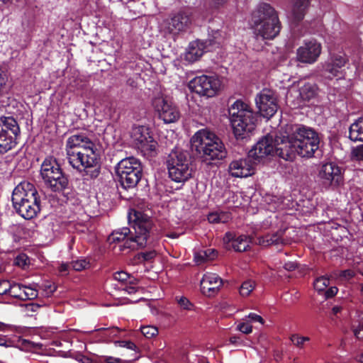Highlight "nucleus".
<instances>
[{"instance_id":"obj_61","label":"nucleus","mask_w":363,"mask_h":363,"mask_svg":"<svg viewBox=\"0 0 363 363\" xmlns=\"http://www.w3.org/2000/svg\"><path fill=\"white\" fill-rule=\"evenodd\" d=\"M109 331H110V334H111L113 336H116L118 333L119 330L118 328H113L110 329Z\"/></svg>"},{"instance_id":"obj_39","label":"nucleus","mask_w":363,"mask_h":363,"mask_svg":"<svg viewBox=\"0 0 363 363\" xmlns=\"http://www.w3.org/2000/svg\"><path fill=\"white\" fill-rule=\"evenodd\" d=\"M242 322L240 323L237 325V330L244 334H250L252 332V326L251 323L247 320L243 318Z\"/></svg>"},{"instance_id":"obj_50","label":"nucleus","mask_w":363,"mask_h":363,"mask_svg":"<svg viewBox=\"0 0 363 363\" xmlns=\"http://www.w3.org/2000/svg\"><path fill=\"white\" fill-rule=\"evenodd\" d=\"M338 289L336 286H332L327 289L325 292V296L327 298H332L337 294Z\"/></svg>"},{"instance_id":"obj_42","label":"nucleus","mask_w":363,"mask_h":363,"mask_svg":"<svg viewBox=\"0 0 363 363\" xmlns=\"http://www.w3.org/2000/svg\"><path fill=\"white\" fill-rule=\"evenodd\" d=\"M15 264L22 268H25L30 264V259L26 254H20L15 259Z\"/></svg>"},{"instance_id":"obj_15","label":"nucleus","mask_w":363,"mask_h":363,"mask_svg":"<svg viewBox=\"0 0 363 363\" xmlns=\"http://www.w3.org/2000/svg\"><path fill=\"white\" fill-rule=\"evenodd\" d=\"M221 81L217 76L201 75L189 82V89L200 96H214L220 90Z\"/></svg>"},{"instance_id":"obj_26","label":"nucleus","mask_w":363,"mask_h":363,"mask_svg":"<svg viewBox=\"0 0 363 363\" xmlns=\"http://www.w3.org/2000/svg\"><path fill=\"white\" fill-rule=\"evenodd\" d=\"M310 0H295L291 9V16L294 21H301L303 18Z\"/></svg>"},{"instance_id":"obj_30","label":"nucleus","mask_w":363,"mask_h":363,"mask_svg":"<svg viewBox=\"0 0 363 363\" xmlns=\"http://www.w3.org/2000/svg\"><path fill=\"white\" fill-rule=\"evenodd\" d=\"M231 219L230 213L227 212H213L208 214V220L211 223H225Z\"/></svg>"},{"instance_id":"obj_52","label":"nucleus","mask_w":363,"mask_h":363,"mask_svg":"<svg viewBox=\"0 0 363 363\" xmlns=\"http://www.w3.org/2000/svg\"><path fill=\"white\" fill-rule=\"evenodd\" d=\"M69 265L66 263H62L59 267V272L62 275H66L68 273Z\"/></svg>"},{"instance_id":"obj_57","label":"nucleus","mask_w":363,"mask_h":363,"mask_svg":"<svg viewBox=\"0 0 363 363\" xmlns=\"http://www.w3.org/2000/svg\"><path fill=\"white\" fill-rule=\"evenodd\" d=\"M0 346L8 347V341L5 336L0 335Z\"/></svg>"},{"instance_id":"obj_41","label":"nucleus","mask_w":363,"mask_h":363,"mask_svg":"<svg viewBox=\"0 0 363 363\" xmlns=\"http://www.w3.org/2000/svg\"><path fill=\"white\" fill-rule=\"evenodd\" d=\"M228 194V201L226 202L228 208H233L239 207L241 203L238 201V195L234 193H229Z\"/></svg>"},{"instance_id":"obj_27","label":"nucleus","mask_w":363,"mask_h":363,"mask_svg":"<svg viewBox=\"0 0 363 363\" xmlns=\"http://www.w3.org/2000/svg\"><path fill=\"white\" fill-rule=\"evenodd\" d=\"M3 288L4 292H9L11 296L18 299H23V289L25 285L16 282H3Z\"/></svg>"},{"instance_id":"obj_63","label":"nucleus","mask_w":363,"mask_h":363,"mask_svg":"<svg viewBox=\"0 0 363 363\" xmlns=\"http://www.w3.org/2000/svg\"><path fill=\"white\" fill-rule=\"evenodd\" d=\"M357 361L363 363V354H361L359 356H357Z\"/></svg>"},{"instance_id":"obj_58","label":"nucleus","mask_w":363,"mask_h":363,"mask_svg":"<svg viewBox=\"0 0 363 363\" xmlns=\"http://www.w3.org/2000/svg\"><path fill=\"white\" fill-rule=\"evenodd\" d=\"M78 361L81 363H92V360L86 357L82 356L78 359Z\"/></svg>"},{"instance_id":"obj_29","label":"nucleus","mask_w":363,"mask_h":363,"mask_svg":"<svg viewBox=\"0 0 363 363\" xmlns=\"http://www.w3.org/2000/svg\"><path fill=\"white\" fill-rule=\"evenodd\" d=\"M317 94V86L315 84L306 83L299 91V96L303 100H310Z\"/></svg>"},{"instance_id":"obj_34","label":"nucleus","mask_w":363,"mask_h":363,"mask_svg":"<svg viewBox=\"0 0 363 363\" xmlns=\"http://www.w3.org/2000/svg\"><path fill=\"white\" fill-rule=\"evenodd\" d=\"M330 284V280L325 277H320L314 281V289L319 293L323 291Z\"/></svg>"},{"instance_id":"obj_12","label":"nucleus","mask_w":363,"mask_h":363,"mask_svg":"<svg viewBox=\"0 0 363 363\" xmlns=\"http://www.w3.org/2000/svg\"><path fill=\"white\" fill-rule=\"evenodd\" d=\"M318 184L326 190L336 189L343 183V175L341 168L335 162L323 164L317 175Z\"/></svg>"},{"instance_id":"obj_33","label":"nucleus","mask_w":363,"mask_h":363,"mask_svg":"<svg viewBox=\"0 0 363 363\" xmlns=\"http://www.w3.org/2000/svg\"><path fill=\"white\" fill-rule=\"evenodd\" d=\"M113 279L121 283L128 281L130 284H135L136 279L131 278L130 275L123 271L117 272L113 274Z\"/></svg>"},{"instance_id":"obj_24","label":"nucleus","mask_w":363,"mask_h":363,"mask_svg":"<svg viewBox=\"0 0 363 363\" xmlns=\"http://www.w3.org/2000/svg\"><path fill=\"white\" fill-rule=\"evenodd\" d=\"M206 46L201 40H194L189 43L185 53L184 59L188 62L197 61L204 53Z\"/></svg>"},{"instance_id":"obj_59","label":"nucleus","mask_w":363,"mask_h":363,"mask_svg":"<svg viewBox=\"0 0 363 363\" xmlns=\"http://www.w3.org/2000/svg\"><path fill=\"white\" fill-rule=\"evenodd\" d=\"M230 342L233 345H239L240 340L238 337L233 336L230 338Z\"/></svg>"},{"instance_id":"obj_5","label":"nucleus","mask_w":363,"mask_h":363,"mask_svg":"<svg viewBox=\"0 0 363 363\" xmlns=\"http://www.w3.org/2000/svg\"><path fill=\"white\" fill-rule=\"evenodd\" d=\"M191 145L204 161L220 160L227 156L221 139L208 129L198 130L191 138Z\"/></svg>"},{"instance_id":"obj_51","label":"nucleus","mask_w":363,"mask_h":363,"mask_svg":"<svg viewBox=\"0 0 363 363\" xmlns=\"http://www.w3.org/2000/svg\"><path fill=\"white\" fill-rule=\"evenodd\" d=\"M117 343H118V345L121 347H127L131 350L135 347V344L130 341H119L117 342Z\"/></svg>"},{"instance_id":"obj_23","label":"nucleus","mask_w":363,"mask_h":363,"mask_svg":"<svg viewBox=\"0 0 363 363\" xmlns=\"http://www.w3.org/2000/svg\"><path fill=\"white\" fill-rule=\"evenodd\" d=\"M223 242L225 244L231 243V247L235 251L245 252L250 248L252 238L246 235L236 237L233 233L228 232L223 238Z\"/></svg>"},{"instance_id":"obj_31","label":"nucleus","mask_w":363,"mask_h":363,"mask_svg":"<svg viewBox=\"0 0 363 363\" xmlns=\"http://www.w3.org/2000/svg\"><path fill=\"white\" fill-rule=\"evenodd\" d=\"M216 257V252L213 249L201 250L194 255V261L200 264L207 260L213 259Z\"/></svg>"},{"instance_id":"obj_62","label":"nucleus","mask_w":363,"mask_h":363,"mask_svg":"<svg viewBox=\"0 0 363 363\" xmlns=\"http://www.w3.org/2000/svg\"><path fill=\"white\" fill-rule=\"evenodd\" d=\"M9 327V325L3 323V322H0V331H5L6 328Z\"/></svg>"},{"instance_id":"obj_37","label":"nucleus","mask_w":363,"mask_h":363,"mask_svg":"<svg viewBox=\"0 0 363 363\" xmlns=\"http://www.w3.org/2000/svg\"><path fill=\"white\" fill-rule=\"evenodd\" d=\"M38 295V290L30 286H25L23 289V300H27V299H34Z\"/></svg>"},{"instance_id":"obj_20","label":"nucleus","mask_w":363,"mask_h":363,"mask_svg":"<svg viewBox=\"0 0 363 363\" xmlns=\"http://www.w3.org/2000/svg\"><path fill=\"white\" fill-rule=\"evenodd\" d=\"M347 62L345 55L342 53L331 55L330 57L323 65V72L325 77L333 79L340 78L342 75V68Z\"/></svg>"},{"instance_id":"obj_53","label":"nucleus","mask_w":363,"mask_h":363,"mask_svg":"<svg viewBox=\"0 0 363 363\" xmlns=\"http://www.w3.org/2000/svg\"><path fill=\"white\" fill-rule=\"evenodd\" d=\"M122 290L126 291L128 294H132L137 291V287L135 285L125 286Z\"/></svg>"},{"instance_id":"obj_47","label":"nucleus","mask_w":363,"mask_h":363,"mask_svg":"<svg viewBox=\"0 0 363 363\" xmlns=\"http://www.w3.org/2000/svg\"><path fill=\"white\" fill-rule=\"evenodd\" d=\"M352 155L357 160H363V145L353 149Z\"/></svg>"},{"instance_id":"obj_2","label":"nucleus","mask_w":363,"mask_h":363,"mask_svg":"<svg viewBox=\"0 0 363 363\" xmlns=\"http://www.w3.org/2000/svg\"><path fill=\"white\" fill-rule=\"evenodd\" d=\"M319 143L318 133L309 127L298 125L291 135L282 138L277 151L279 157L292 161L296 155L302 157H313Z\"/></svg>"},{"instance_id":"obj_7","label":"nucleus","mask_w":363,"mask_h":363,"mask_svg":"<svg viewBox=\"0 0 363 363\" xmlns=\"http://www.w3.org/2000/svg\"><path fill=\"white\" fill-rule=\"evenodd\" d=\"M229 120L237 139H243L255 128L257 115L251 106L242 100H236L228 108Z\"/></svg>"},{"instance_id":"obj_45","label":"nucleus","mask_w":363,"mask_h":363,"mask_svg":"<svg viewBox=\"0 0 363 363\" xmlns=\"http://www.w3.org/2000/svg\"><path fill=\"white\" fill-rule=\"evenodd\" d=\"M228 0H208V5L211 9H219L224 7Z\"/></svg>"},{"instance_id":"obj_32","label":"nucleus","mask_w":363,"mask_h":363,"mask_svg":"<svg viewBox=\"0 0 363 363\" xmlns=\"http://www.w3.org/2000/svg\"><path fill=\"white\" fill-rule=\"evenodd\" d=\"M141 333L146 338H152L158 335V329L154 325H144L140 328Z\"/></svg>"},{"instance_id":"obj_19","label":"nucleus","mask_w":363,"mask_h":363,"mask_svg":"<svg viewBox=\"0 0 363 363\" xmlns=\"http://www.w3.org/2000/svg\"><path fill=\"white\" fill-rule=\"evenodd\" d=\"M229 174L235 178H246L255 173V162L248 157L233 160L228 166Z\"/></svg>"},{"instance_id":"obj_4","label":"nucleus","mask_w":363,"mask_h":363,"mask_svg":"<svg viewBox=\"0 0 363 363\" xmlns=\"http://www.w3.org/2000/svg\"><path fill=\"white\" fill-rule=\"evenodd\" d=\"M250 25L257 39L272 40L281 30V23L276 11L266 3L259 4L252 11Z\"/></svg>"},{"instance_id":"obj_21","label":"nucleus","mask_w":363,"mask_h":363,"mask_svg":"<svg viewBox=\"0 0 363 363\" xmlns=\"http://www.w3.org/2000/svg\"><path fill=\"white\" fill-rule=\"evenodd\" d=\"M191 24L190 13L182 11L174 14L167 22L166 28L169 33L179 34L187 30Z\"/></svg>"},{"instance_id":"obj_25","label":"nucleus","mask_w":363,"mask_h":363,"mask_svg":"<svg viewBox=\"0 0 363 363\" xmlns=\"http://www.w3.org/2000/svg\"><path fill=\"white\" fill-rule=\"evenodd\" d=\"M283 235L284 231L279 230L272 235H266L264 236L259 237L258 238V244L264 247H267L272 245H278L279 244H283Z\"/></svg>"},{"instance_id":"obj_55","label":"nucleus","mask_w":363,"mask_h":363,"mask_svg":"<svg viewBox=\"0 0 363 363\" xmlns=\"http://www.w3.org/2000/svg\"><path fill=\"white\" fill-rule=\"evenodd\" d=\"M354 276V273L352 270H345L342 272V277H345L347 279H350Z\"/></svg>"},{"instance_id":"obj_28","label":"nucleus","mask_w":363,"mask_h":363,"mask_svg":"<svg viewBox=\"0 0 363 363\" xmlns=\"http://www.w3.org/2000/svg\"><path fill=\"white\" fill-rule=\"evenodd\" d=\"M349 138L352 141H363V118L357 119L350 125Z\"/></svg>"},{"instance_id":"obj_49","label":"nucleus","mask_w":363,"mask_h":363,"mask_svg":"<svg viewBox=\"0 0 363 363\" xmlns=\"http://www.w3.org/2000/svg\"><path fill=\"white\" fill-rule=\"evenodd\" d=\"M43 287H44L45 295L47 296H49L51 294H52L53 292L56 290L55 286L52 285L49 283L45 284L43 285Z\"/></svg>"},{"instance_id":"obj_64","label":"nucleus","mask_w":363,"mask_h":363,"mask_svg":"<svg viewBox=\"0 0 363 363\" xmlns=\"http://www.w3.org/2000/svg\"><path fill=\"white\" fill-rule=\"evenodd\" d=\"M360 286H361L360 291H361L362 294L363 295V282L361 284Z\"/></svg>"},{"instance_id":"obj_35","label":"nucleus","mask_w":363,"mask_h":363,"mask_svg":"<svg viewBox=\"0 0 363 363\" xmlns=\"http://www.w3.org/2000/svg\"><path fill=\"white\" fill-rule=\"evenodd\" d=\"M292 343L297 347H303L305 343L310 340V338L306 336H300L297 334H294L290 337Z\"/></svg>"},{"instance_id":"obj_48","label":"nucleus","mask_w":363,"mask_h":363,"mask_svg":"<svg viewBox=\"0 0 363 363\" xmlns=\"http://www.w3.org/2000/svg\"><path fill=\"white\" fill-rule=\"evenodd\" d=\"M100 362L101 363H119L121 359L111 356H104L101 358Z\"/></svg>"},{"instance_id":"obj_44","label":"nucleus","mask_w":363,"mask_h":363,"mask_svg":"<svg viewBox=\"0 0 363 363\" xmlns=\"http://www.w3.org/2000/svg\"><path fill=\"white\" fill-rule=\"evenodd\" d=\"M245 318H247L251 324L258 323L262 325L264 323V319L259 315L255 313H249Z\"/></svg>"},{"instance_id":"obj_11","label":"nucleus","mask_w":363,"mask_h":363,"mask_svg":"<svg viewBox=\"0 0 363 363\" xmlns=\"http://www.w3.org/2000/svg\"><path fill=\"white\" fill-rule=\"evenodd\" d=\"M20 135L16 120L11 116L0 117V152L4 153L13 148Z\"/></svg>"},{"instance_id":"obj_56","label":"nucleus","mask_w":363,"mask_h":363,"mask_svg":"<svg viewBox=\"0 0 363 363\" xmlns=\"http://www.w3.org/2000/svg\"><path fill=\"white\" fill-rule=\"evenodd\" d=\"M3 282H10L9 280H6V279H1L0 280V296H3L4 294H8L9 292H4V291H2L4 290V289L3 288Z\"/></svg>"},{"instance_id":"obj_54","label":"nucleus","mask_w":363,"mask_h":363,"mask_svg":"<svg viewBox=\"0 0 363 363\" xmlns=\"http://www.w3.org/2000/svg\"><path fill=\"white\" fill-rule=\"evenodd\" d=\"M284 267L287 271H292L296 269V263H295L294 262H288L284 264Z\"/></svg>"},{"instance_id":"obj_16","label":"nucleus","mask_w":363,"mask_h":363,"mask_svg":"<svg viewBox=\"0 0 363 363\" xmlns=\"http://www.w3.org/2000/svg\"><path fill=\"white\" fill-rule=\"evenodd\" d=\"M281 139L277 138L274 140L272 135L267 134L253 146L249 152V156L254 159L255 162H259L262 159L272 155L274 153L279 156L277 149L281 144Z\"/></svg>"},{"instance_id":"obj_22","label":"nucleus","mask_w":363,"mask_h":363,"mask_svg":"<svg viewBox=\"0 0 363 363\" xmlns=\"http://www.w3.org/2000/svg\"><path fill=\"white\" fill-rule=\"evenodd\" d=\"M200 284L202 294L211 296L219 290L223 284V280L218 274L207 272L203 274Z\"/></svg>"},{"instance_id":"obj_40","label":"nucleus","mask_w":363,"mask_h":363,"mask_svg":"<svg viewBox=\"0 0 363 363\" xmlns=\"http://www.w3.org/2000/svg\"><path fill=\"white\" fill-rule=\"evenodd\" d=\"M89 266V262L86 259H77L72 262L71 267L75 271H81L86 269Z\"/></svg>"},{"instance_id":"obj_14","label":"nucleus","mask_w":363,"mask_h":363,"mask_svg":"<svg viewBox=\"0 0 363 363\" xmlns=\"http://www.w3.org/2000/svg\"><path fill=\"white\" fill-rule=\"evenodd\" d=\"M152 106L159 118L165 123H175L180 118L178 108L170 99L162 94L155 96L152 100Z\"/></svg>"},{"instance_id":"obj_8","label":"nucleus","mask_w":363,"mask_h":363,"mask_svg":"<svg viewBox=\"0 0 363 363\" xmlns=\"http://www.w3.org/2000/svg\"><path fill=\"white\" fill-rule=\"evenodd\" d=\"M40 176L45 186L54 192L63 191L69 184L57 160L51 156L46 157L41 164Z\"/></svg>"},{"instance_id":"obj_10","label":"nucleus","mask_w":363,"mask_h":363,"mask_svg":"<svg viewBox=\"0 0 363 363\" xmlns=\"http://www.w3.org/2000/svg\"><path fill=\"white\" fill-rule=\"evenodd\" d=\"M142 170L140 160L134 157L121 160L116 167L118 182L124 189L133 188L137 185L141 179Z\"/></svg>"},{"instance_id":"obj_1","label":"nucleus","mask_w":363,"mask_h":363,"mask_svg":"<svg viewBox=\"0 0 363 363\" xmlns=\"http://www.w3.org/2000/svg\"><path fill=\"white\" fill-rule=\"evenodd\" d=\"M128 223L133 228L135 235L129 237L130 230L123 228L113 231L108 238L113 249L119 252L143 247L147 245L152 222L150 217L140 211L130 210L128 216Z\"/></svg>"},{"instance_id":"obj_36","label":"nucleus","mask_w":363,"mask_h":363,"mask_svg":"<svg viewBox=\"0 0 363 363\" xmlns=\"http://www.w3.org/2000/svg\"><path fill=\"white\" fill-rule=\"evenodd\" d=\"M255 288L254 282L252 281H246L242 283L240 288V294L242 296H247Z\"/></svg>"},{"instance_id":"obj_46","label":"nucleus","mask_w":363,"mask_h":363,"mask_svg":"<svg viewBox=\"0 0 363 363\" xmlns=\"http://www.w3.org/2000/svg\"><path fill=\"white\" fill-rule=\"evenodd\" d=\"M353 333L358 339H363V323H353L352 325Z\"/></svg>"},{"instance_id":"obj_6","label":"nucleus","mask_w":363,"mask_h":363,"mask_svg":"<svg viewBox=\"0 0 363 363\" xmlns=\"http://www.w3.org/2000/svg\"><path fill=\"white\" fill-rule=\"evenodd\" d=\"M12 203L16 212L23 218L29 220L40 211V200L34 185L22 182L13 191Z\"/></svg>"},{"instance_id":"obj_60","label":"nucleus","mask_w":363,"mask_h":363,"mask_svg":"<svg viewBox=\"0 0 363 363\" xmlns=\"http://www.w3.org/2000/svg\"><path fill=\"white\" fill-rule=\"evenodd\" d=\"M341 311V307L339 306H335L332 308V312L333 315H337Z\"/></svg>"},{"instance_id":"obj_9","label":"nucleus","mask_w":363,"mask_h":363,"mask_svg":"<svg viewBox=\"0 0 363 363\" xmlns=\"http://www.w3.org/2000/svg\"><path fill=\"white\" fill-rule=\"evenodd\" d=\"M167 167L169 177L176 182L186 181L191 175V161L187 152L172 150L168 157Z\"/></svg>"},{"instance_id":"obj_18","label":"nucleus","mask_w":363,"mask_h":363,"mask_svg":"<svg viewBox=\"0 0 363 363\" xmlns=\"http://www.w3.org/2000/svg\"><path fill=\"white\" fill-rule=\"evenodd\" d=\"M322 47L320 43L315 40L306 41L296 52V57L299 62L306 64H313L317 61L321 53Z\"/></svg>"},{"instance_id":"obj_43","label":"nucleus","mask_w":363,"mask_h":363,"mask_svg":"<svg viewBox=\"0 0 363 363\" xmlns=\"http://www.w3.org/2000/svg\"><path fill=\"white\" fill-rule=\"evenodd\" d=\"M156 256L155 250L140 252L137 255V259L139 261H150Z\"/></svg>"},{"instance_id":"obj_3","label":"nucleus","mask_w":363,"mask_h":363,"mask_svg":"<svg viewBox=\"0 0 363 363\" xmlns=\"http://www.w3.org/2000/svg\"><path fill=\"white\" fill-rule=\"evenodd\" d=\"M65 150L68 162L73 168L79 170L93 169L91 177L99 175L96 145L87 136L84 134L72 135L66 141Z\"/></svg>"},{"instance_id":"obj_17","label":"nucleus","mask_w":363,"mask_h":363,"mask_svg":"<svg viewBox=\"0 0 363 363\" xmlns=\"http://www.w3.org/2000/svg\"><path fill=\"white\" fill-rule=\"evenodd\" d=\"M257 107L260 114L269 118L274 115L278 108L277 98L269 89H263L255 98Z\"/></svg>"},{"instance_id":"obj_13","label":"nucleus","mask_w":363,"mask_h":363,"mask_svg":"<svg viewBox=\"0 0 363 363\" xmlns=\"http://www.w3.org/2000/svg\"><path fill=\"white\" fill-rule=\"evenodd\" d=\"M131 138L135 148L145 157L156 155L157 142L150 135L149 128L145 125L133 128Z\"/></svg>"},{"instance_id":"obj_38","label":"nucleus","mask_w":363,"mask_h":363,"mask_svg":"<svg viewBox=\"0 0 363 363\" xmlns=\"http://www.w3.org/2000/svg\"><path fill=\"white\" fill-rule=\"evenodd\" d=\"M176 301L179 307L183 310L191 311L193 309V304L185 296H177Z\"/></svg>"}]
</instances>
